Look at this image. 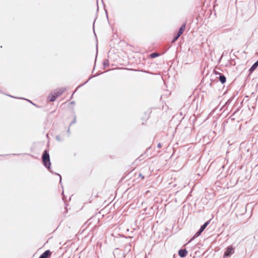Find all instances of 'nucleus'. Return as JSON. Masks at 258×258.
<instances>
[{
    "label": "nucleus",
    "instance_id": "nucleus-1",
    "mask_svg": "<svg viewBox=\"0 0 258 258\" xmlns=\"http://www.w3.org/2000/svg\"><path fill=\"white\" fill-rule=\"evenodd\" d=\"M42 160L43 166L51 173L54 174L55 175H57L59 177V183L60 184L62 188H63V186L62 185V177L60 174L58 173L55 172L51 170V162L50 159V156L49 154V151L48 149H45L42 155Z\"/></svg>",
    "mask_w": 258,
    "mask_h": 258
},
{
    "label": "nucleus",
    "instance_id": "nucleus-2",
    "mask_svg": "<svg viewBox=\"0 0 258 258\" xmlns=\"http://www.w3.org/2000/svg\"><path fill=\"white\" fill-rule=\"evenodd\" d=\"M234 253V248L232 245L228 246L225 249L223 258H229Z\"/></svg>",
    "mask_w": 258,
    "mask_h": 258
},
{
    "label": "nucleus",
    "instance_id": "nucleus-3",
    "mask_svg": "<svg viewBox=\"0 0 258 258\" xmlns=\"http://www.w3.org/2000/svg\"><path fill=\"white\" fill-rule=\"evenodd\" d=\"M113 253L115 258H123L125 256L122 250L118 248H115Z\"/></svg>",
    "mask_w": 258,
    "mask_h": 258
},
{
    "label": "nucleus",
    "instance_id": "nucleus-4",
    "mask_svg": "<svg viewBox=\"0 0 258 258\" xmlns=\"http://www.w3.org/2000/svg\"><path fill=\"white\" fill-rule=\"evenodd\" d=\"M66 88H57L53 91V94L54 95L55 97H56V99L59 97L60 95H61L66 90Z\"/></svg>",
    "mask_w": 258,
    "mask_h": 258
},
{
    "label": "nucleus",
    "instance_id": "nucleus-5",
    "mask_svg": "<svg viewBox=\"0 0 258 258\" xmlns=\"http://www.w3.org/2000/svg\"><path fill=\"white\" fill-rule=\"evenodd\" d=\"M188 251L186 248H181L178 250V254L181 258H184L187 255Z\"/></svg>",
    "mask_w": 258,
    "mask_h": 258
},
{
    "label": "nucleus",
    "instance_id": "nucleus-6",
    "mask_svg": "<svg viewBox=\"0 0 258 258\" xmlns=\"http://www.w3.org/2000/svg\"><path fill=\"white\" fill-rule=\"evenodd\" d=\"M204 231L203 230H202L201 228L198 230V231L192 236V237L189 239L188 242L186 243L185 244H187L188 243L191 242L192 241H193L195 239L200 236L202 234V233Z\"/></svg>",
    "mask_w": 258,
    "mask_h": 258
},
{
    "label": "nucleus",
    "instance_id": "nucleus-7",
    "mask_svg": "<svg viewBox=\"0 0 258 258\" xmlns=\"http://www.w3.org/2000/svg\"><path fill=\"white\" fill-rule=\"evenodd\" d=\"M102 73H103L102 72H101V73H97V74H95V75H93V76H90L89 77L88 79L86 82H85L84 83H82V84H80V85H79L76 89H77V90H78V89H79V88H80L82 87V86H83L84 85H85L86 84H87V83H88V82H89V81H90V80L92 78L97 77V76H98L99 75H100V74H102Z\"/></svg>",
    "mask_w": 258,
    "mask_h": 258
},
{
    "label": "nucleus",
    "instance_id": "nucleus-8",
    "mask_svg": "<svg viewBox=\"0 0 258 258\" xmlns=\"http://www.w3.org/2000/svg\"><path fill=\"white\" fill-rule=\"evenodd\" d=\"M52 254L51 251L49 249H47L40 254L42 258H48L50 257Z\"/></svg>",
    "mask_w": 258,
    "mask_h": 258
},
{
    "label": "nucleus",
    "instance_id": "nucleus-9",
    "mask_svg": "<svg viewBox=\"0 0 258 258\" xmlns=\"http://www.w3.org/2000/svg\"><path fill=\"white\" fill-rule=\"evenodd\" d=\"M186 25V23L184 22L181 25V26L179 28L177 34L178 35H179L180 36H181V34H182V33L184 31V30L185 29Z\"/></svg>",
    "mask_w": 258,
    "mask_h": 258
},
{
    "label": "nucleus",
    "instance_id": "nucleus-10",
    "mask_svg": "<svg viewBox=\"0 0 258 258\" xmlns=\"http://www.w3.org/2000/svg\"><path fill=\"white\" fill-rule=\"evenodd\" d=\"M217 78L219 79V81L222 84H224L226 82V77L222 73L219 76L217 77Z\"/></svg>",
    "mask_w": 258,
    "mask_h": 258
},
{
    "label": "nucleus",
    "instance_id": "nucleus-11",
    "mask_svg": "<svg viewBox=\"0 0 258 258\" xmlns=\"http://www.w3.org/2000/svg\"><path fill=\"white\" fill-rule=\"evenodd\" d=\"M56 99V98L52 92L50 93L47 97V100L49 102H54Z\"/></svg>",
    "mask_w": 258,
    "mask_h": 258
},
{
    "label": "nucleus",
    "instance_id": "nucleus-12",
    "mask_svg": "<svg viewBox=\"0 0 258 258\" xmlns=\"http://www.w3.org/2000/svg\"><path fill=\"white\" fill-rule=\"evenodd\" d=\"M257 67L254 64V63L251 66L248 70L249 75L247 76V78L249 77L250 75L255 71Z\"/></svg>",
    "mask_w": 258,
    "mask_h": 258
},
{
    "label": "nucleus",
    "instance_id": "nucleus-13",
    "mask_svg": "<svg viewBox=\"0 0 258 258\" xmlns=\"http://www.w3.org/2000/svg\"><path fill=\"white\" fill-rule=\"evenodd\" d=\"M150 148H151V147H148V148L146 149V150L145 151V152H144L143 154H141V155L139 157V158H137V159H136V161H138V160H139V161H142V160L145 158V157H144V154H146V153L148 151V150H149Z\"/></svg>",
    "mask_w": 258,
    "mask_h": 258
},
{
    "label": "nucleus",
    "instance_id": "nucleus-14",
    "mask_svg": "<svg viewBox=\"0 0 258 258\" xmlns=\"http://www.w3.org/2000/svg\"><path fill=\"white\" fill-rule=\"evenodd\" d=\"M150 113L151 112L149 110L147 112H145L144 113V116L142 118V119H144L145 121L148 119L150 117Z\"/></svg>",
    "mask_w": 258,
    "mask_h": 258
},
{
    "label": "nucleus",
    "instance_id": "nucleus-15",
    "mask_svg": "<svg viewBox=\"0 0 258 258\" xmlns=\"http://www.w3.org/2000/svg\"><path fill=\"white\" fill-rule=\"evenodd\" d=\"M109 66V61L108 59H105L103 61V68L105 69L106 68L108 67Z\"/></svg>",
    "mask_w": 258,
    "mask_h": 258
},
{
    "label": "nucleus",
    "instance_id": "nucleus-16",
    "mask_svg": "<svg viewBox=\"0 0 258 258\" xmlns=\"http://www.w3.org/2000/svg\"><path fill=\"white\" fill-rule=\"evenodd\" d=\"M210 220L205 222L201 226L200 228L204 231L205 229H206V228L210 224Z\"/></svg>",
    "mask_w": 258,
    "mask_h": 258
},
{
    "label": "nucleus",
    "instance_id": "nucleus-17",
    "mask_svg": "<svg viewBox=\"0 0 258 258\" xmlns=\"http://www.w3.org/2000/svg\"><path fill=\"white\" fill-rule=\"evenodd\" d=\"M19 99H23V100H25L26 101H27L28 102L30 103L31 104H33V105H34L35 106H36V107H39V106H38L37 105L35 104V103H34L32 101H31L30 100H29L28 99H26V98H23V97H20L19 98Z\"/></svg>",
    "mask_w": 258,
    "mask_h": 258
},
{
    "label": "nucleus",
    "instance_id": "nucleus-18",
    "mask_svg": "<svg viewBox=\"0 0 258 258\" xmlns=\"http://www.w3.org/2000/svg\"><path fill=\"white\" fill-rule=\"evenodd\" d=\"M159 56V54L157 52H153L150 54V57L151 58H155Z\"/></svg>",
    "mask_w": 258,
    "mask_h": 258
},
{
    "label": "nucleus",
    "instance_id": "nucleus-19",
    "mask_svg": "<svg viewBox=\"0 0 258 258\" xmlns=\"http://www.w3.org/2000/svg\"><path fill=\"white\" fill-rule=\"evenodd\" d=\"M179 37L180 36L176 34V35L174 36L172 40H171V43H174L175 41H177V40L179 38Z\"/></svg>",
    "mask_w": 258,
    "mask_h": 258
},
{
    "label": "nucleus",
    "instance_id": "nucleus-20",
    "mask_svg": "<svg viewBox=\"0 0 258 258\" xmlns=\"http://www.w3.org/2000/svg\"><path fill=\"white\" fill-rule=\"evenodd\" d=\"M97 54H98V45H97V43H96V56H95V63H94V69L92 71V73H93L94 69H95V66H96V61Z\"/></svg>",
    "mask_w": 258,
    "mask_h": 258
},
{
    "label": "nucleus",
    "instance_id": "nucleus-21",
    "mask_svg": "<svg viewBox=\"0 0 258 258\" xmlns=\"http://www.w3.org/2000/svg\"><path fill=\"white\" fill-rule=\"evenodd\" d=\"M234 98V96H232V97H230L229 99H228L227 102L225 103V105H229L231 103V102H232V101L233 100Z\"/></svg>",
    "mask_w": 258,
    "mask_h": 258
},
{
    "label": "nucleus",
    "instance_id": "nucleus-22",
    "mask_svg": "<svg viewBox=\"0 0 258 258\" xmlns=\"http://www.w3.org/2000/svg\"><path fill=\"white\" fill-rule=\"evenodd\" d=\"M76 122V115H74V118L70 123V126L72 125L75 124Z\"/></svg>",
    "mask_w": 258,
    "mask_h": 258
},
{
    "label": "nucleus",
    "instance_id": "nucleus-23",
    "mask_svg": "<svg viewBox=\"0 0 258 258\" xmlns=\"http://www.w3.org/2000/svg\"><path fill=\"white\" fill-rule=\"evenodd\" d=\"M238 110H239V108H238L233 112V113H232L231 116L230 117V118L231 120H234V118H233L232 116L234 115V114H235L238 111Z\"/></svg>",
    "mask_w": 258,
    "mask_h": 258
},
{
    "label": "nucleus",
    "instance_id": "nucleus-24",
    "mask_svg": "<svg viewBox=\"0 0 258 258\" xmlns=\"http://www.w3.org/2000/svg\"><path fill=\"white\" fill-rule=\"evenodd\" d=\"M213 73L215 75L219 76L222 73L220 72H219L218 71H217L215 70L213 71Z\"/></svg>",
    "mask_w": 258,
    "mask_h": 258
},
{
    "label": "nucleus",
    "instance_id": "nucleus-25",
    "mask_svg": "<svg viewBox=\"0 0 258 258\" xmlns=\"http://www.w3.org/2000/svg\"><path fill=\"white\" fill-rule=\"evenodd\" d=\"M55 139H56L57 141H59V142L61 141V138H60V137L59 135H57V136H56V137H55Z\"/></svg>",
    "mask_w": 258,
    "mask_h": 258
},
{
    "label": "nucleus",
    "instance_id": "nucleus-26",
    "mask_svg": "<svg viewBox=\"0 0 258 258\" xmlns=\"http://www.w3.org/2000/svg\"><path fill=\"white\" fill-rule=\"evenodd\" d=\"M96 21V19L94 20V22H93V31H94V35H95V36L96 37V33L95 32V26H94V24H95V22Z\"/></svg>",
    "mask_w": 258,
    "mask_h": 258
},
{
    "label": "nucleus",
    "instance_id": "nucleus-27",
    "mask_svg": "<svg viewBox=\"0 0 258 258\" xmlns=\"http://www.w3.org/2000/svg\"><path fill=\"white\" fill-rule=\"evenodd\" d=\"M139 177H141L142 179L145 178V176L143 175L142 173H139Z\"/></svg>",
    "mask_w": 258,
    "mask_h": 258
},
{
    "label": "nucleus",
    "instance_id": "nucleus-28",
    "mask_svg": "<svg viewBox=\"0 0 258 258\" xmlns=\"http://www.w3.org/2000/svg\"><path fill=\"white\" fill-rule=\"evenodd\" d=\"M76 92H77V89H76V90H75V91L73 93V94H72V95L71 96V97H70V99H72L73 98L74 94Z\"/></svg>",
    "mask_w": 258,
    "mask_h": 258
},
{
    "label": "nucleus",
    "instance_id": "nucleus-29",
    "mask_svg": "<svg viewBox=\"0 0 258 258\" xmlns=\"http://www.w3.org/2000/svg\"><path fill=\"white\" fill-rule=\"evenodd\" d=\"M161 147H162V144L160 143H159L157 144V148L159 149V148H161Z\"/></svg>",
    "mask_w": 258,
    "mask_h": 258
},
{
    "label": "nucleus",
    "instance_id": "nucleus-30",
    "mask_svg": "<svg viewBox=\"0 0 258 258\" xmlns=\"http://www.w3.org/2000/svg\"><path fill=\"white\" fill-rule=\"evenodd\" d=\"M105 14H106V18H107V20H108L109 19H108L107 11L106 10H105Z\"/></svg>",
    "mask_w": 258,
    "mask_h": 258
},
{
    "label": "nucleus",
    "instance_id": "nucleus-31",
    "mask_svg": "<svg viewBox=\"0 0 258 258\" xmlns=\"http://www.w3.org/2000/svg\"><path fill=\"white\" fill-rule=\"evenodd\" d=\"M7 95L9 96V97H12V98H18L17 97H14V96H13L12 95H8L7 94Z\"/></svg>",
    "mask_w": 258,
    "mask_h": 258
},
{
    "label": "nucleus",
    "instance_id": "nucleus-32",
    "mask_svg": "<svg viewBox=\"0 0 258 258\" xmlns=\"http://www.w3.org/2000/svg\"><path fill=\"white\" fill-rule=\"evenodd\" d=\"M7 95L9 96V97H12V98H18L17 97H14V96H13L12 95H8L7 94Z\"/></svg>",
    "mask_w": 258,
    "mask_h": 258
},
{
    "label": "nucleus",
    "instance_id": "nucleus-33",
    "mask_svg": "<svg viewBox=\"0 0 258 258\" xmlns=\"http://www.w3.org/2000/svg\"><path fill=\"white\" fill-rule=\"evenodd\" d=\"M70 126H69V128H68V130H67V133H68V134H70Z\"/></svg>",
    "mask_w": 258,
    "mask_h": 258
},
{
    "label": "nucleus",
    "instance_id": "nucleus-34",
    "mask_svg": "<svg viewBox=\"0 0 258 258\" xmlns=\"http://www.w3.org/2000/svg\"><path fill=\"white\" fill-rule=\"evenodd\" d=\"M254 64H256L257 67H258V59L254 62Z\"/></svg>",
    "mask_w": 258,
    "mask_h": 258
},
{
    "label": "nucleus",
    "instance_id": "nucleus-35",
    "mask_svg": "<svg viewBox=\"0 0 258 258\" xmlns=\"http://www.w3.org/2000/svg\"><path fill=\"white\" fill-rule=\"evenodd\" d=\"M12 155H14V156H16V155L18 156V155H21V154H12Z\"/></svg>",
    "mask_w": 258,
    "mask_h": 258
},
{
    "label": "nucleus",
    "instance_id": "nucleus-36",
    "mask_svg": "<svg viewBox=\"0 0 258 258\" xmlns=\"http://www.w3.org/2000/svg\"><path fill=\"white\" fill-rule=\"evenodd\" d=\"M75 102L74 101H72L70 102V104H75Z\"/></svg>",
    "mask_w": 258,
    "mask_h": 258
},
{
    "label": "nucleus",
    "instance_id": "nucleus-37",
    "mask_svg": "<svg viewBox=\"0 0 258 258\" xmlns=\"http://www.w3.org/2000/svg\"><path fill=\"white\" fill-rule=\"evenodd\" d=\"M213 84V83L212 82H211L209 84V86H211V87H212Z\"/></svg>",
    "mask_w": 258,
    "mask_h": 258
},
{
    "label": "nucleus",
    "instance_id": "nucleus-38",
    "mask_svg": "<svg viewBox=\"0 0 258 258\" xmlns=\"http://www.w3.org/2000/svg\"><path fill=\"white\" fill-rule=\"evenodd\" d=\"M61 194H62V199H63V200H64V198H63V190H62Z\"/></svg>",
    "mask_w": 258,
    "mask_h": 258
},
{
    "label": "nucleus",
    "instance_id": "nucleus-39",
    "mask_svg": "<svg viewBox=\"0 0 258 258\" xmlns=\"http://www.w3.org/2000/svg\"><path fill=\"white\" fill-rule=\"evenodd\" d=\"M102 3H103V5L104 6V7H105V4H104V3H103V0H102Z\"/></svg>",
    "mask_w": 258,
    "mask_h": 258
},
{
    "label": "nucleus",
    "instance_id": "nucleus-40",
    "mask_svg": "<svg viewBox=\"0 0 258 258\" xmlns=\"http://www.w3.org/2000/svg\"><path fill=\"white\" fill-rule=\"evenodd\" d=\"M97 4L98 5V3L97 2ZM98 9H99V7L98 6H97V10H98Z\"/></svg>",
    "mask_w": 258,
    "mask_h": 258
},
{
    "label": "nucleus",
    "instance_id": "nucleus-41",
    "mask_svg": "<svg viewBox=\"0 0 258 258\" xmlns=\"http://www.w3.org/2000/svg\"><path fill=\"white\" fill-rule=\"evenodd\" d=\"M98 197V195L97 194L96 196H94L95 198Z\"/></svg>",
    "mask_w": 258,
    "mask_h": 258
},
{
    "label": "nucleus",
    "instance_id": "nucleus-42",
    "mask_svg": "<svg viewBox=\"0 0 258 258\" xmlns=\"http://www.w3.org/2000/svg\"><path fill=\"white\" fill-rule=\"evenodd\" d=\"M142 124L143 125H144L145 124V123L144 122H142Z\"/></svg>",
    "mask_w": 258,
    "mask_h": 258
},
{
    "label": "nucleus",
    "instance_id": "nucleus-43",
    "mask_svg": "<svg viewBox=\"0 0 258 258\" xmlns=\"http://www.w3.org/2000/svg\"><path fill=\"white\" fill-rule=\"evenodd\" d=\"M38 258H42L40 256H39Z\"/></svg>",
    "mask_w": 258,
    "mask_h": 258
},
{
    "label": "nucleus",
    "instance_id": "nucleus-44",
    "mask_svg": "<svg viewBox=\"0 0 258 258\" xmlns=\"http://www.w3.org/2000/svg\"><path fill=\"white\" fill-rule=\"evenodd\" d=\"M38 258H42L40 256H39Z\"/></svg>",
    "mask_w": 258,
    "mask_h": 258
},
{
    "label": "nucleus",
    "instance_id": "nucleus-45",
    "mask_svg": "<svg viewBox=\"0 0 258 258\" xmlns=\"http://www.w3.org/2000/svg\"><path fill=\"white\" fill-rule=\"evenodd\" d=\"M38 258H42L40 256H39Z\"/></svg>",
    "mask_w": 258,
    "mask_h": 258
},
{
    "label": "nucleus",
    "instance_id": "nucleus-46",
    "mask_svg": "<svg viewBox=\"0 0 258 258\" xmlns=\"http://www.w3.org/2000/svg\"><path fill=\"white\" fill-rule=\"evenodd\" d=\"M256 87H258V83H257V85H256Z\"/></svg>",
    "mask_w": 258,
    "mask_h": 258
},
{
    "label": "nucleus",
    "instance_id": "nucleus-47",
    "mask_svg": "<svg viewBox=\"0 0 258 258\" xmlns=\"http://www.w3.org/2000/svg\"><path fill=\"white\" fill-rule=\"evenodd\" d=\"M0 92H1V93H2V91H0Z\"/></svg>",
    "mask_w": 258,
    "mask_h": 258
}]
</instances>
